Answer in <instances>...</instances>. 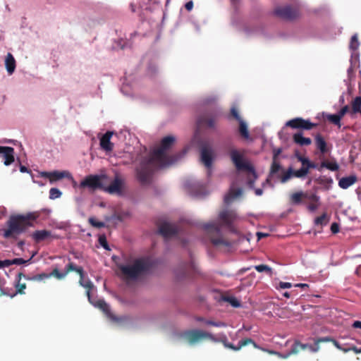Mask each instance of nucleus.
I'll use <instances>...</instances> for the list:
<instances>
[{
  "instance_id": "f257e3e1",
  "label": "nucleus",
  "mask_w": 361,
  "mask_h": 361,
  "mask_svg": "<svg viewBox=\"0 0 361 361\" xmlns=\"http://www.w3.org/2000/svg\"><path fill=\"white\" fill-rule=\"evenodd\" d=\"M175 142V137L171 135L164 137L160 143L159 148L154 149L151 157L144 159L140 166L136 169V176L142 185L150 183L152 175V166L154 162H157L161 166H166L177 161L185 152L181 154H176L169 155L167 152L172 147Z\"/></svg>"
},
{
  "instance_id": "f03ea898",
  "label": "nucleus",
  "mask_w": 361,
  "mask_h": 361,
  "mask_svg": "<svg viewBox=\"0 0 361 361\" xmlns=\"http://www.w3.org/2000/svg\"><path fill=\"white\" fill-rule=\"evenodd\" d=\"M238 215L234 210L224 209L219 214V221L220 224H204V234L207 233L212 243L216 247L219 246H231L230 241L224 238L222 234L221 226H224L232 233H236V229L233 223L237 220Z\"/></svg>"
},
{
  "instance_id": "7ed1b4c3",
  "label": "nucleus",
  "mask_w": 361,
  "mask_h": 361,
  "mask_svg": "<svg viewBox=\"0 0 361 361\" xmlns=\"http://www.w3.org/2000/svg\"><path fill=\"white\" fill-rule=\"evenodd\" d=\"M40 216V212H32L25 214H16L10 216L7 221L8 228L4 231V237L10 238L25 232L27 228L33 226L35 221Z\"/></svg>"
},
{
  "instance_id": "20e7f679",
  "label": "nucleus",
  "mask_w": 361,
  "mask_h": 361,
  "mask_svg": "<svg viewBox=\"0 0 361 361\" xmlns=\"http://www.w3.org/2000/svg\"><path fill=\"white\" fill-rule=\"evenodd\" d=\"M152 267V262L148 257L136 259L132 264L119 265L121 276L126 280H136L147 274Z\"/></svg>"
},
{
  "instance_id": "39448f33",
  "label": "nucleus",
  "mask_w": 361,
  "mask_h": 361,
  "mask_svg": "<svg viewBox=\"0 0 361 361\" xmlns=\"http://www.w3.org/2000/svg\"><path fill=\"white\" fill-rule=\"evenodd\" d=\"M204 340H210L214 342H221L226 348H228L235 351L239 350L241 348L248 344H252L255 348H259L257 344L252 338H244L240 341L238 345L235 346L233 344L228 342L226 335L223 334L213 335L212 334L209 333L206 330H204Z\"/></svg>"
},
{
  "instance_id": "423d86ee",
  "label": "nucleus",
  "mask_w": 361,
  "mask_h": 361,
  "mask_svg": "<svg viewBox=\"0 0 361 361\" xmlns=\"http://www.w3.org/2000/svg\"><path fill=\"white\" fill-rule=\"evenodd\" d=\"M68 264L66 265L65 270L63 272L54 271V274L56 279L59 280H61L64 279L70 272L75 271L80 275L79 283L82 287L87 289V295L90 297V290L92 288L93 285L90 280L85 281V271L82 267H77L73 262L71 261V259L68 258Z\"/></svg>"
},
{
  "instance_id": "0eeeda50",
  "label": "nucleus",
  "mask_w": 361,
  "mask_h": 361,
  "mask_svg": "<svg viewBox=\"0 0 361 361\" xmlns=\"http://www.w3.org/2000/svg\"><path fill=\"white\" fill-rule=\"evenodd\" d=\"M190 146L197 149L200 162L203 164V116L202 115H199L197 117Z\"/></svg>"
},
{
  "instance_id": "6e6552de",
  "label": "nucleus",
  "mask_w": 361,
  "mask_h": 361,
  "mask_svg": "<svg viewBox=\"0 0 361 361\" xmlns=\"http://www.w3.org/2000/svg\"><path fill=\"white\" fill-rule=\"evenodd\" d=\"M230 157L238 171H246L250 172L256 178V172L253 166L248 162L243 160V155L237 149H232L230 151Z\"/></svg>"
},
{
  "instance_id": "1a4fd4ad",
  "label": "nucleus",
  "mask_w": 361,
  "mask_h": 361,
  "mask_svg": "<svg viewBox=\"0 0 361 361\" xmlns=\"http://www.w3.org/2000/svg\"><path fill=\"white\" fill-rule=\"evenodd\" d=\"M274 13L278 17L288 20H294L300 15L298 9L290 6L278 7L275 9Z\"/></svg>"
},
{
  "instance_id": "9d476101",
  "label": "nucleus",
  "mask_w": 361,
  "mask_h": 361,
  "mask_svg": "<svg viewBox=\"0 0 361 361\" xmlns=\"http://www.w3.org/2000/svg\"><path fill=\"white\" fill-rule=\"evenodd\" d=\"M317 126V123H312L310 120H306L301 117L293 118L291 120L288 121L286 123V126L290 127L293 129H300L305 130H312Z\"/></svg>"
},
{
  "instance_id": "9b49d317",
  "label": "nucleus",
  "mask_w": 361,
  "mask_h": 361,
  "mask_svg": "<svg viewBox=\"0 0 361 361\" xmlns=\"http://www.w3.org/2000/svg\"><path fill=\"white\" fill-rule=\"evenodd\" d=\"M80 188H88L92 191L103 188L101 177L98 175H89L82 180L79 185Z\"/></svg>"
},
{
  "instance_id": "f8f14e48",
  "label": "nucleus",
  "mask_w": 361,
  "mask_h": 361,
  "mask_svg": "<svg viewBox=\"0 0 361 361\" xmlns=\"http://www.w3.org/2000/svg\"><path fill=\"white\" fill-rule=\"evenodd\" d=\"M181 337L190 344H194L203 338V331L194 329L185 331L181 334Z\"/></svg>"
},
{
  "instance_id": "ddd939ff",
  "label": "nucleus",
  "mask_w": 361,
  "mask_h": 361,
  "mask_svg": "<svg viewBox=\"0 0 361 361\" xmlns=\"http://www.w3.org/2000/svg\"><path fill=\"white\" fill-rule=\"evenodd\" d=\"M302 199H307L309 200H318L319 196L316 194L304 192H297L291 195L290 201L293 204H299L302 202Z\"/></svg>"
},
{
  "instance_id": "4468645a",
  "label": "nucleus",
  "mask_w": 361,
  "mask_h": 361,
  "mask_svg": "<svg viewBox=\"0 0 361 361\" xmlns=\"http://www.w3.org/2000/svg\"><path fill=\"white\" fill-rule=\"evenodd\" d=\"M0 154L5 166H9L15 161V152L11 147L0 146Z\"/></svg>"
},
{
  "instance_id": "2eb2a0df",
  "label": "nucleus",
  "mask_w": 361,
  "mask_h": 361,
  "mask_svg": "<svg viewBox=\"0 0 361 361\" xmlns=\"http://www.w3.org/2000/svg\"><path fill=\"white\" fill-rule=\"evenodd\" d=\"M159 233L164 238H169L176 235L178 230L176 226L164 222L159 226Z\"/></svg>"
},
{
  "instance_id": "dca6fc26",
  "label": "nucleus",
  "mask_w": 361,
  "mask_h": 361,
  "mask_svg": "<svg viewBox=\"0 0 361 361\" xmlns=\"http://www.w3.org/2000/svg\"><path fill=\"white\" fill-rule=\"evenodd\" d=\"M185 188L188 192L192 197H200L203 192V187L199 183L192 182L187 180L185 183Z\"/></svg>"
},
{
  "instance_id": "f3484780",
  "label": "nucleus",
  "mask_w": 361,
  "mask_h": 361,
  "mask_svg": "<svg viewBox=\"0 0 361 361\" xmlns=\"http://www.w3.org/2000/svg\"><path fill=\"white\" fill-rule=\"evenodd\" d=\"M314 143L317 149L323 155L329 152L331 149V145H329L322 135L319 133L314 136Z\"/></svg>"
},
{
  "instance_id": "a211bd4d",
  "label": "nucleus",
  "mask_w": 361,
  "mask_h": 361,
  "mask_svg": "<svg viewBox=\"0 0 361 361\" xmlns=\"http://www.w3.org/2000/svg\"><path fill=\"white\" fill-rule=\"evenodd\" d=\"M41 176L44 178H47L49 179V181L51 183H53L54 181L61 180L64 178H71V176L69 172L63 171H54L52 172H42Z\"/></svg>"
},
{
  "instance_id": "6ab92c4d",
  "label": "nucleus",
  "mask_w": 361,
  "mask_h": 361,
  "mask_svg": "<svg viewBox=\"0 0 361 361\" xmlns=\"http://www.w3.org/2000/svg\"><path fill=\"white\" fill-rule=\"evenodd\" d=\"M56 270L57 271H59V270L57 268H54L50 274L42 273V274L34 275L32 276H25L23 273H19L18 274V277L19 278V280H20L22 279V277H23L26 280L33 281H44L45 279H49L51 276H54L56 279V276L54 274H53L54 271H56Z\"/></svg>"
},
{
  "instance_id": "aec40b11",
  "label": "nucleus",
  "mask_w": 361,
  "mask_h": 361,
  "mask_svg": "<svg viewBox=\"0 0 361 361\" xmlns=\"http://www.w3.org/2000/svg\"><path fill=\"white\" fill-rule=\"evenodd\" d=\"M123 182L118 176H116L114 180L109 184V185L105 188V191L109 194H118L122 193V186Z\"/></svg>"
},
{
  "instance_id": "412c9836",
  "label": "nucleus",
  "mask_w": 361,
  "mask_h": 361,
  "mask_svg": "<svg viewBox=\"0 0 361 361\" xmlns=\"http://www.w3.org/2000/svg\"><path fill=\"white\" fill-rule=\"evenodd\" d=\"M114 133L107 131L100 138V146L102 149L106 152H111L114 148V144L111 142V138Z\"/></svg>"
},
{
  "instance_id": "4be33fe9",
  "label": "nucleus",
  "mask_w": 361,
  "mask_h": 361,
  "mask_svg": "<svg viewBox=\"0 0 361 361\" xmlns=\"http://www.w3.org/2000/svg\"><path fill=\"white\" fill-rule=\"evenodd\" d=\"M219 116V111L218 109L214 110L211 115L204 114V128H214L216 126V121Z\"/></svg>"
},
{
  "instance_id": "5701e85b",
  "label": "nucleus",
  "mask_w": 361,
  "mask_h": 361,
  "mask_svg": "<svg viewBox=\"0 0 361 361\" xmlns=\"http://www.w3.org/2000/svg\"><path fill=\"white\" fill-rule=\"evenodd\" d=\"M214 159L213 152L204 143V167L208 169V175L212 173V164Z\"/></svg>"
},
{
  "instance_id": "b1692460",
  "label": "nucleus",
  "mask_w": 361,
  "mask_h": 361,
  "mask_svg": "<svg viewBox=\"0 0 361 361\" xmlns=\"http://www.w3.org/2000/svg\"><path fill=\"white\" fill-rule=\"evenodd\" d=\"M357 181V178L355 175H351L347 177L341 178L338 181V185L342 189H347L353 185Z\"/></svg>"
},
{
  "instance_id": "393cba45",
  "label": "nucleus",
  "mask_w": 361,
  "mask_h": 361,
  "mask_svg": "<svg viewBox=\"0 0 361 361\" xmlns=\"http://www.w3.org/2000/svg\"><path fill=\"white\" fill-rule=\"evenodd\" d=\"M293 142L300 146H308L312 144V140L310 137H305L302 132H298L293 135Z\"/></svg>"
},
{
  "instance_id": "a878e982",
  "label": "nucleus",
  "mask_w": 361,
  "mask_h": 361,
  "mask_svg": "<svg viewBox=\"0 0 361 361\" xmlns=\"http://www.w3.org/2000/svg\"><path fill=\"white\" fill-rule=\"evenodd\" d=\"M51 236V233L47 230L35 231L32 234V238L36 243L42 242Z\"/></svg>"
},
{
  "instance_id": "bb28decb",
  "label": "nucleus",
  "mask_w": 361,
  "mask_h": 361,
  "mask_svg": "<svg viewBox=\"0 0 361 361\" xmlns=\"http://www.w3.org/2000/svg\"><path fill=\"white\" fill-rule=\"evenodd\" d=\"M323 168H326L331 171H336L339 169V165L334 158L330 161L324 160L321 162L319 168H317L319 171H322Z\"/></svg>"
},
{
  "instance_id": "cd10ccee",
  "label": "nucleus",
  "mask_w": 361,
  "mask_h": 361,
  "mask_svg": "<svg viewBox=\"0 0 361 361\" xmlns=\"http://www.w3.org/2000/svg\"><path fill=\"white\" fill-rule=\"evenodd\" d=\"M241 188H231L228 193L224 197V202L227 204H230L233 199L242 195Z\"/></svg>"
},
{
  "instance_id": "c85d7f7f",
  "label": "nucleus",
  "mask_w": 361,
  "mask_h": 361,
  "mask_svg": "<svg viewBox=\"0 0 361 361\" xmlns=\"http://www.w3.org/2000/svg\"><path fill=\"white\" fill-rule=\"evenodd\" d=\"M5 66L9 75H11L16 69V60L11 53H8L6 56Z\"/></svg>"
},
{
  "instance_id": "c756f323",
  "label": "nucleus",
  "mask_w": 361,
  "mask_h": 361,
  "mask_svg": "<svg viewBox=\"0 0 361 361\" xmlns=\"http://www.w3.org/2000/svg\"><path fill=\"white\" fill-rule=\"evenodd\" d=\"M307 348V344L301 343L298 340H295L291 347V349L288 352L289 355H297L300 350H304Z\"/></svg>"
},
{
  "instance_id": "7c9ffc66",
  "label": "nucleus",
  "mask_w": 361,
  "mask_h": 361,
  "mask_svg": "<svg viewBox=\"0 0 361 361\" xmlns=\"http://www.w3.org/2000/svg\"><path fill=\"white\" fill-rule=\"evenodd\" d=\"M239 123V128L238 131L241 137L245 140H248L250 138V133L247 129V126L246 123L243 120L240 121Z\"/></svg>"
},
{
  "instance_id": "2f4dec72",
  "label": "nucleus",
  "mask_w": 361,
  "mask_h": 361,
  "mask_svg": "<svg viewBox=\"0 0 361 361\" xmlns=\"http://www.w3.org/2000/svg\"><path fill=\"white\" fill-rule=\"evenodd\" d=\"M220 301L228 302L233 307H240V301L233 296L221 295Z\"/></svg>"
},
{
  "instance_id": "473e14b6",
  "label": "nucleus",
  "mask_w": 361,
  "mask_h": 361,
  "mask_svg": "<svg viewBox=\"0 0 361 361\" xmlns=\"http://www.w3.org/2000/svg\"><path fill=\"white\" fill-rule=\"evenodd\" d=\"M351 114L361 112V97H356L351 102Z\"/></svg>"
},
{
  "instance_id": "72a5a7b5",
  "label": "nucleus",
  "mask_w": 361,
  "mask_h": 361,
  "mask_svg": "<svg viewBox=\"0 0 361 361\" xmlns=\"http://www.w3.org/2000/svg\"><path fill=\"white\" fill-rule=\"evenodd\" d=\"M218 101V97L216 94L208 95L204 98V106H212L214 107V110L217 109L216 103Z\"/></svg>"
},
{
  "instance_id": "f704fd0d",
  "label": "nucleus",
  "mask_w": 361,
  "mask_h": 361,
  "mask_svg": "<svg viewBox=\"0 0 361 361\" xmlns=\"http://www.w3.org/2000/svg\"><path fill=\"white\" fill-rule=\"evenodd\" d=\"M326 119L330 123L337 126L338 128H341V118L338 115V114H328V115H326Z\"/></svg>"
},
{
  "instance_id": "c9c22d12",
  "label": "nucleus",
  "mask_w": 361,
  "mask_h": 361,
  "mask_svg": "<svg viewBox=\"0 0 361 361\" xmlns=\"http://www.w3.org/2000/svg\"><path fill=\"white\" fill-rule=\"evenodd\" d=\"M293 173L294 177L302 178L308 174V171L306 166H304L296 171L293 170Z\"/></svg>"
},
{
  "instance_id": "e433bc0d",
  "label": "nucleus",
  "mask_w": 361,
  "mask_h": 361,
  "mask_svg": "<svg viewBox=\"0 0 361 361\" xmlns=\"http://www.w3.org/2000/svg\"><path fill=\"white\" fill-rule=\"evenodd\" d=\"M190 30L194 35L200 34L201 31V24L195 21H191L190 25Z\"/></svg>"
},
{
  "instance_id": "4c0bfd02",
  "label": "nucleus",
  "mask_w": 361,
  "mask_h": 361,
  "mask_svg": "<svg viewBox=\"0 0 361 361\" xmlns=\"http://www.w3.org/2000/svg\"><path fill=\"white\" fill-rule=\"evenodd\" d=\"M281 169V165L276 160H273L270 172H269V176H272L274 174H276L279 170Z\"/></svg>"
},
{
  "instance_id": "58836bf2",
  "label": "nucleus",
  "mask_w": 361,
  "mask_h": 361,
  "mask_svg": "<svg viewBox=\"0 0 361 361\" xmlns=\"http://www.w3.org/2000/svg\"><path fill=\"white\" fill-rule=\"evenodd\" d=\"M88 222L92 226L95 228H104L105 226V224L104 222L98 221L94 217H90L88 219Z\"/></svg>"
},
{
  "instance_id": "ea45409f",
  "label": "nucleus",
  "mask_w": 361,
  "mask_h": 361,
  "mask_svg": "<svg viewBox=\"0 0 361 361\" xmlns=\"http://www.w3.org/2000/svg\"><path fill=\"white\" fill-rule=\"evenodd\" d=\"M255 269L258 271V272H263V271H265L269 274H271V268L270 267H269L268 265H266V264H259V265H256L255 267Z\"/></svg>"
},
{
  "instance_id": "a19ab883",
  "label": "nucleus",
  "mask_w": 361,
  "mask_h": 361,
  "mask_svg": "<svg viewBox=\"0 0 361 361\" xmlns=\"http://www.w3.org/2000/svg\"><path fill=\"white\" fill-rule=\"evenodd\" d=\"M61 195V192L59 189H57L56 188H52L50 189V190H49V198L50 199L54 200V199L60 197Z\"/></svg>"
},
{
  "instance_id": "79ce46f5",
  "label": "nucleus",
  "mask_w": 361,
  "mask_h": 361,
  "mask_svg": "<svg viewBox=\"0 0 361 361\" xmlns=\"http://www.w3.org/2000/svg\"><path fill=\"white\" fill-rule=\"evenodd\" d=\"M292 176H293V169L291 168L288 169L286 172H285L282 176L281 177V182L286 183L288 181Z\"/></svg>"
},
{
  "instance_id": "37998d69",
  "label": "nucleus",
  "mask_w": 361,
  "mask_h": 361,
  "mask_svg": "<svg viewBox=\"0 0 361 361\" xmlns=\"http://www.w3.org/2000/svg\"><path fill=\"white\" fill-rule=\"evenodd\" d=\"M319 197L318 200H310V203L307 205V209L310 212H314L316 211L318 207H319Z\"/></svg>"
},
{
  "instance_id": "c03bdc74",
  "label": "nucleus",
  "mask_w": 361,
  "mask_h": 361,
  "mask_svg": "<svg viewBox=\"0 0 361 361\" xmlns=\"http://www.w3.org/2000/svg\"><path fill=\"white\" fill-rule=\"evenodd\" d=\"M359 44L357 35H354L350 39V48L355 51L358 48Z\"/></svg>"
},
{
  "instance_id": "a18cd8bd",
  "label": "nucleus",
  "mask_w": 361,
  "mask_h": 361,
  "mask_svg": "<svg viewBox=\"0 0 361 361\" xmlns=\"http://www.w3.org/2000/svg\"><path fill=\"white\" fill-rule=\"evenodd\" d=\"M99 244L105 249V250H109L110 248H109V246L108 245V243H107V240H106V238L105 236V235H100L99 236Z\"/></svg>"
},
{
  "instance_id": "49530a36",
  "label": "nucleus",
  "mask_w": 361,
  "mask_h": 361,
  "mask_svg": "<svg viewBox=\"0 0 361 361\" xmlns=\"http://www.w3.org/2000/svg\"><path fill=\"white\" fill-rule=\"evenodd\" d=\"M33 256H34V255H32V256L27 260H25L23 258H15V259H12V263H13V264H18V265L28 264L31 262Z\"/></svg>"
},
{
  "instance_id": "de8ad7c7",
  "label": "nucleus",
  "mask_w": 361,
  "mask_h": 361,
  "mask_svg": "<svg viewBox=\"0 0 361 361\" xmlns=\"http://www.w3.org/2000/svg\"><path fill=\"white\" fill-rule=\"evenodd\" d=\"M97 306L105 313L108 314L110 312L109 305L104 300H99Z\"/></svg>"
},
{
  "instance_id": "09e8293b",
  "label": "nucleus",
  "mask_w": 361,
  "mask_h": 361,
  "mask_svg": "<svg viewBox=\"0 0 361 361\" xmlns=\"http://www.w3.org/2000/svg\"><path fill=\"white\" fill-rule=\"evenodd\" d=\"M231 116L234 119L240 122V121H243L242 118L239 115L238 111L235 107H232L230 111Z\"/></svg>"
},
{
  "instance_id": "8fccbe9b",
  "label": "nucleus",
  "mask_w": 361,
  "mask_h": 361,
  "mask_svg": "<svg viewBox=\"0 0 361 361\" xmlns=\"http://www.w3.org/2000/svg\"><path fill=\"white\" fill-rule=\"evenodd\" d=\"M19 278L18 277V282L16 284V293L20 294L24 293V290L26 288V284L25 283H20Z\"/></svg>"
},
{
  "instance_id": "3c124183",
  "label": "nucleus",
  "mask_w": 361,
  "mask_h": 361,
  "mask_svg": "<svg viewBox=\"0 0 361 361\" xmlns=\"http://www.w3.org/2000/svg\"><path fill=\"white\" fill-rule=\"evenodd\" d=\"M204 325L221 327L226 326V324L222 322H213L211 320H204Z\"/></svg>"
},
{
  "instance_id": "603ef678",
  "label": "nucleus",
  "mask_w": 361,
  "mask_h": 361,
  "mask_svg": "<svg viewBox=\"0 0 361 361\" xmlns=\"http://www.w3.org/2000/svg\"><path fill=\"white\" fill-rule=\"evenodd\" d=\"M326 214H323L322 215L317 216L314 220V224L316 225H323L326 224Z\"/></svg>"
},
{
  "instance_id": "864d4df0",
  "label": "nucleus",
  "mask_w": 361,
  "mask_h": 361,
  "mask_svg": "<svg viewBox=\"0 0 361 361\" xmlns=\"http://www.w3.org/2000/svg\"><path fill=\"white\" fill-rule=\"evenodd\" d=\"M307 349H309L310 350H311L313 353H317L320 349L319 344L317 343V341L316 340H314V343L313 345H310V344H307Z\"/></svg>"
},
{
  "instance_id": "5fc2aeb1",
  "label": "nucleus",
  "mask_w": 361,
  "mask_h": 361,
  "mask_svg": "<svg viewBox=\"0 0 361 361\" xmlns=\"http://www.w3.org/2000/svg\"><path fill=\"white\" fill-rule=\"evenodd\" d=\"M349 111V106L348 105L344 106L341 110L338 111V115L342 118L346 113Z\"/></svg>"
},
{
  "instance_id": "6e6d98bb",
  "label": "nucleus",
  "mask_w": 361,
  "mask_h": 361,
  "mask_svg": "<svg viewBox=\"0 0 361 361\" xmlns=\"http://www.w3.org/2000/svg\"><path fill=\"white\" fill-rule=\"evenodd\" d=\"M298 159L299 161L301 162L302 167L307 166V165H308V164L310 162V160L307 158L302 157V156H298Z\"/></svg>"
},
{
  "instance_id": "4d7b16f0",
  "label": "nucleus",
  "mask_w": 361,
  "mask_h": 361,
  "mask_svg": "<svg viewBox=\"0 0 361 361\" xmlns=\"http://www.w3.org/2000/svg\"><path fill=\"white\" fill-rule=\"evenodd\" d=\"M316 341L319 344H320L321 343L331 342V341H333V338L329 336H326L317 338Z\"/></svg>"
},
{
  "instance_id": "13d9d810",
  "label": "nucleus",
  "mask_w": 361,
  "mask_h": 361,
  "mask_svg": "<svg viewBox=\"0 0 361 361\" xmlns=\"http://www.w3.org/2000/svg\"><path fill=\"white\" fill-rule=\"evenodd\" d=\"M331 343H333V344L334 345V346L336 348H338V349H339V350H342V351H343L345 353L348 352L350 350V349L343 348L341 346V345L339 344V343L337 341H336L335 339H334V338H333V341H331Z\"/></svg>"
},
{
  "instance_id": "bf43d9fd",
  "label": "nucleus",
  "mask_w": 361,
  "mask_h": 361,
  "mask_svg": "<svg viewBox=\"0 0 361 361\" xmlns=\"http://www.w3.org/2000/svg\"><path fill=\"white\" fill-rule=\"evenodd\" d=\"M279 287L281 289L290 288L292 287V284L288 282H279Z\"/></svg>"
},
{
  "instance_id": "052dcab7",
  "label": "nucleus",
  "mask_w": 361,
  "mask_h": 361,
  "mask_svg": "<svg viewBox=\"0 0 361 361\" xmlns=\"http://www.w3.org/2000/svg\"><path fill=\"white\" fill-rule=\"evenodd\" d=\"M331 231L333 233H337L339 231V226L337 223H333L331 225Z\"/></svg>"
},
{
  "instance_id": "680f3d73",
  "label": "nucleus",
  "mask_w": 361,
  "mask_h": 361,
  "mask_svg": "<svg viewBox=\"0 0 361 361\" xmlns=\"http://www.w3.org/2000/svg\"><path fill=\"white\" fill-rule=\"evenodd\" d=\"M306 168L307 169V171H309V170L310 169H317V168H319V166H318L317 164H315V163L310 161V162H309L307 166H306Z\"/></svg>"
},
{
  "instance_id": "e2e57ef3",
  "label": "nucleus",
  "mask_w": 361,
  "mask_h": 361,
  "mask_svg": "<svg viewBox=\"0 0 361 361\" xmlns=\"http://www.w3.org/2000/svg\"><path fill=\"white\" fill-rule=\"evenodd\" d=\"M185 8L188 11H191L193 8V2L192 1H189L185 4Z\"/></svg>"
},
{
  "instance_id": "0e129e2a",
  "label": "nucleus",
  "mask_w": 361,
  "mask_h": 361,
  "mask_svg": "<svg viewBox=\"0 0 361 361\" xmlns=\"http://www.w3.org/2000/svg\"><path fill=\"white\" fill-rule=\"evenodd\" d=\"M3 263V268L4 267H8L11 265H13L12 259H5L2 261Z\"/></svg>"
},
{
  "instance_id": "69168bd1",
  "label": "nucleus",
  "mask_w": 361,
  "mask_h": 361,
  "mask_svg": "<svg viewBox=\"0 0 361 361\" xmlns=\"http://www.w3.org/2000/svg\"><path fill=\"white\" fill-rule=\"evenodd\" d=\"M276 355L280 357V358H282V359H287L290 357L288 353L287 352L286 353H281L279 352L277 353Z\"/></svg>"
},
{
  "instance_id": "338daca9",
  "label": "nucleus",
  "mask_w": 361,
  "mask_h": 361,
  "mask_svg": "<svg viewBox=\"0 0 361 361\" xmlns=\"http://www.w3.org/2000/svg\"><path fill=\"white\" fill-rule=\"evenodd\" d=\"M281 152V149H277L274 150L273 160H276L277 157L280 154Z\"/></svg>"
},
{
  "instance_id": "774afa93",
  "label": "nucleus",
  "mask_w": 361,
  "mask_h": 361,
  "mask_svg": "<svg viewBox=\"0 0 361 361\" xmlns=\"http://www.w3.org/2000/svg\"><path fill=\"white\" fill-rule=\"evenodd\" d=\"M353 327L355 329H361V322L360 321H355L353 324Z\"/></svg>"
}]
</instances>
